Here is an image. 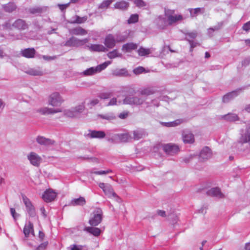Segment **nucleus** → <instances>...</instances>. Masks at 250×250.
<instances>
[{"instance_id": "1", "label": "nucleus", "mask_w": 250, "mask_h": 250, "mask_svg": "<svg viewBox=\"0 0 250 250\" xmlns=\"http://www.w3.org/2000/svg\"><path fill=\"white\" fill-rule=\"evenodd\" d=\"M165 14L167 19L168 24L171 25L172 24L181 21L184 19V18L181 14H176L175 11L170 9H165Z\"/></svg>"}, {"instance_id": "2", "label": "nucleus", "mask_w": 250, "mask_h": 250, "mask_svg": "<svg viewBox=\"0 0 250 250\" xmlns=\"http://www.w3.org/2000/svg\"><path fill=\"white\" fill-rule=\"evenodd\" d=\"M88 39H80L75 37H71L64 43V45L67 47H79L83 46L88 42Z\"/></svg>"}, {"instance_id": "3", "label": "nucleus", "mask_w": 250, "mask_h": 250, "mask_svg": "<svg viewBox=\"0 0 250 250\" xmlns=\"http://www.w3.org/2000/svg\"><path fill=\"white\" fill-rule=\"evenodd\" d=\"M111 61H106L101 64L97 65L96 67H91L87 69L86 70H84L83 73L85 76L93 75L105 69L108 65L111 64Z\"/></svg>"}, {"instance_id": "4", "label": "nucleus", "mask_w": 250, "mask_h": 250, "mask_svg": "<svg viewBox=\"0 0 250 250\" xmlns=\"http://www.w3.org/2000/svg\"><path fill=\"white\" fill-rule=\"evenodd\" d=\"M103 219V211L100 208H96L89 220V224L92 226H97Z\"/></svg>"}, {"instance_id": "5", "label": "nucleus", "mask_w": 250, "mask_h": 250, "mask_svg": "<svg viewBox=\"0 0 250 250\" xmlns=\"http://www.w3.org/2000/svg\"><path fill=\"white\" fill-rule=\"evenodd\" d=\"M99 187L102 188L105 193V194L108 197H114L116 198L117 201L119 202V198L117 195L116 193L114 191L112 186L108 184H104V183H100L99 184Z\"/></svg>"}, {"instance_id": "6", "label": "nucleus", "mask_w": 250, "mask_h": 250, "mask_svg": "<svg viewBox=\"0 0 250 250\" xmlns=\"http://www.w3.org/2000/svg\"><path fill=\"white\" fill-rule=\"evenodd\" d=\"M145 101L144 98L141 96H126L123 100L124 104H131V105H141Z\"/></svg>"}, {"instance_id": "7", "label": "nucleus", "mask_w": 250, "mask_h": 250, "mask_svg": "<svg viewBox=\"0 0 250 250\" xmlns=\"http://www.w3.org/2000/svg\"><path fill=\"white\" fill-rule=\"evenodd\" d=\"M23 202L25 206L26 211L30 217H35L36 216V210L31 201L26 196H22Z\"/></svg>"}, {"instance_id": "8", "label": "nucleus", "mask_w": 250, "mask_h": 250, "mask_svg": "<svg viewBox=\"0 0 250 250\" xmlns=\"http://www.w3.org/2000/svg\"><path fill=\"white\" fill-rule=\"evenodd\" d=\"M62 102V98L58 92H54L50 94L48 100V104L54 107L60 106Z\"/></svg>"}, {"instance_id": "9", "label": "nucleus", "mask_w": 250, "mask_h": 250, "mask_svg": "<svg viewBox=\"0 0 250 250\" xmlns=\"http://www.w3.org/2000/svg\"><path fill=\"white\" fill-rule=\"evenodd\" d=\"M239 141L242 144H246V147H249L250 150V126L247 128L245 131H241Z\"/></svg>"}, {"instance_id": "10", "label": "nucleus", "mask_w": 250, "mask_h": 250, "mask_svg": "<svg viewBox=\"0 0 250 250\" xmlns=\"http://www.w3.org/2000/svg\"><path fill=\"white\" fill-rule=\"evenodd\" d=\"M27 159L30 162V163L35 166L39 167L42 161V158L35 152H31L27 155Z\"/></svg>"}, {"instance_id": "11", "label": "nucleus", "mask_w": 250, "mask_h": 250, "mask_svg": "<svg viewBox=\"0 0 250 250\" xmlns=\"http://www.w3.org/2000/svg\"><path fill=\"white\" fill-rule=\"evenodd\" d=\"M116 43L115 38L112 34H109L105 36L104 43L107 49L114 48Z\"/></svg>"}, {"instance_id": "12", "label": "nucleus", "mask_w": 250, "mask_h": 250, "mask_svg": "<svg viewBox=\"0 0 250 250\" xmlns=\"http://www.w3.org/2000/svg\"><path fill=\"white\" fill-rule=\"evenodd\" d=\"M163 150L167 154L172 155L177 153L179 148L177 145L169 143L163 146Z\"/></svg>"}, {"instance_id": "13", "label": "nucleus", "mask_w": 250, "mask_h": 250, "mask_svg": "<svg viewBox=\"0 0 250 250\" xmlns=\"http://www.w3.org/2000/svg\"><path fill=\"white\" fill-rule=\"evenodd\" d=\"M57 193L51 189L46 190L42 195V198L46 202L53 201L57 196Z\"/></svg>"}, {"instance_id": "14", "label": "nucleus", "mask_w": 250, "mask_h": 250, "mask_svg": "<svg viewBox=\"0 0 250 250\" xmlns=\"http://www.w3.org/2000/svg\"><path fill=\"white\" fill-rule=\"evenodd\" d=\"M62 112V110L60 109H53L48 107H43L40 108L37 110V112L39 113L41 115H46L53 114L58 112Z\"/></svg>"}, {"instance_id": "15", "label": "nucleus", "mask_w": 250, "mask_h": 250, "mask_svg": "<svg viewBox=\"0 0 250 250\" xmlns=\"http://www.w3.org/2000/svg\"><path fill=\"white\" fill-rule=\"evenodd\" d=\"M87 136L90 138L103 139L105 136V133L103 131L89 130Z\"/></svg>"}, {"instance_id": "16", "label": "nucleus", "mask_w": 250, "mask_h": 250, "mask_svg": "<svg viewBox=\"0 0 250 250\" xmlns=\"http://www.w3.org/2000/svg\"><path fill=\"white\" fill-rule=\"evenodd\" d=\"M240 91V89H237L226 94L223 97V102L227 103L233 100L235 97L239 94Z\"/></svg>"}, {"instance_id": "17", "label": "nucleus", "mask_w": 250, "mask_h": 250, "mask_svg": "<svg viewBox=\"0 0 250 250\" xmlns=\"http://www.w3.org/2000/svg\"><path fill=\"white\" fill-rule=\"evenodd\" d=\"M83 230L95 237L99 236L103 231L100 229L92 226L91 227H85Z\"/></svg>"}, {"instance_id": "18", "label": "nucleus", "mask_w": 250, "mask_h": 250, "mask_svg": "<svg viewBox=\"0 0 250 250\" xmlns=\"http://www.w3.org/2000/svg\"><path fill=\"white\" fill-rule=\"evenodd\" d=\"M87 47L91 51L104 52L107 51L105 46L100 44H91L87 45Z\"/></svg>"}, {"instance_id": "19", "label": "nucleus", "mask_w": 250, "mask_h": 250, "mask_svg": "<svg viewBox=\"0 0 250 250\" xmlns=\"http://www.w3.org/2000/svg\"><path fill=\"white\" fill-rule=\"evenodd\" d=\"M70 34L76 36H85L87 34V31L80 26H78L69 30Z\"/></svg>"}, {"instance_id": "20", "label": "nucleus", "mask_w": 250, "mask_h": 250, "mask_svg": "<svg viewBox=\"0 0 250 250\" xmlns=\"http://www.w3.org/2000/svg\"><path fill=\"white\" fill-rule=\"evenodd\" d=\"M183 140L185 143L191 144L194 142V137L189 131H184L182 134Z\"/></svg>"}, {"instance_id": "21", "label": "nucleus", "mask_w": 250, "mask_h": 250, "mask_svg": "<svg viewBox=\"0 0 250 250\" xmlns=\"http://www.w3.org/2000/svg\"><path fill=\"white\" fill-rule=\"evenodd\" d=\"M12 26L19 30H25L28 28V25L25 21L21 19L17 20Z\"/></svg>"}, {"instance_id": "22", "label": "nucleus", "mask_w": 250, "mask_h": 250, "mask_svg": "<svg viewBox=\"0 0 250 250\" xmlns=\"http://www.w3.org/2000/svg\"><path fill=\"white\" fill-rule=\"evenodd\" d=\"M25 73L32 76H42L43 72L40 67L30 68L25 71Z\"/></svg>"}, {"instance_id": "23", "label": "nucleus", "mask_w": 250, "mask_h": 250, "mask_svg": "<svg viewBox=\"0 0 250 250\" xmlns=\"http://www.w3.org/2000/svg\"><path fill=\"white\" fill-rule=\"evenodd\" d=\"M23 233L26 237H29L30 233L34 235L33 225L30 221H29L28 223L25 225L23 229Z\"/></svg>"}, {"instance_id": "24", "label": "nucleus", "mask_w": 250, "mask_h": 250, "mask_svg": "<svg viewBox=\"0 0 250 250\" xmlns=\"http://www.w3.org/2000/svg\"><path fill=\"white\" fill-rule=\"evenodd\" d=\"M211 157V152L208 147H205L201 150L199 157L203 160L208 159Z\"/></svg>"}, {"instance_id": "25", "label": "nucleus", "mask_w": 250, "mask_h": 250, "mask_svg": "<svg viewBox=\"0 0 250 250\" xmlns=\"http://www.w3.org/2000/svg\"><path fill=\"white\" fill-rule=\"evenodd\" d=\"M37 142L41 145L49 146L53 145L54 141L49 139L46 138L42 136H38L36 138Z\"/></svg>"}, {"instance_id": "26", "label": "nucleus", "mask_w": 250, "mask_h": 250, "mask_svg": "<svg viewBox=\"0 0 250 250\" xmlns=\"http://www.w3.org/2000/svg\"><path fill=\"white\" fill-rule=\"evenodd\" d=\"M129 4L125 1L122 0L116 2L114 5V9H117L120 10H125L127 9Z\"/></svg>"}, {"instance_id": "27", "label": "nucleus", "mask_w": 250, "mask_h": 250, "mask_svg": "<svg viewBox=\"0 0 250 250\" xmlns=\"http://www.w3.org/2000/svg\"><path fill=\"white\" fill-rule=\"evenodd\" d=\"M48 9L47 7H35L30 8L29 9L30 13L33 14H41L42 13L46 12Z\"/></svg>"}, {"instance_id": "28", "label": "nucleus", "mask_w": 250, "mask_h": 250, "mask_svg": "<svg viewBox=\"0 0 250 250\" xmlns=\"http://www.w3.org/2000/svg\"><path fill=\"white\" fill-rule=\"evenodd\" d=\"M137 48V45L133 42H129L124 44L122 46V50L124 52H129Z\"/></svg>"}, {"instance_id": "29", "label": "nucleus", "mask_w": 250, "mask_h": 250, "mask_svg": "<svg viewBox=\"0 0 250 250\" xmlns=\"http://www.w3.org/2000/svg\"><path fill=\"white\" fill-rule=\"evenodd\" d=\"M208 194L209 195L215 196L219 198H222L224 196L221 193L220 188H212L208 191Z\"/></svg>"}, {"instance_id": "30", "label": "nucleus", "mask_w": 250, "mask_h": 250, "mask_svg": "<svg viewBox=\"0 0 250 250\" xmlns=\"http://www.w3.org/2000/svg\"><path fill=\"white\" fill-rule=\"evenodd\" d=\"M21 53L23 57L32 58L34 57L35 50L34 48H27L21 50Z\"/></svg>"}, {"instance_id": "31", "label": "nucleus", "mask_w": 250, "mask_h": 250, "mask_svg": "<svg viewBox=\"0 0 250 250\" xmlns=\"http://www.w3.org/2000/svg\"><path fill=\"white\" fill-rule=\"evenodd\" d=\"M97 117L108 121H111L116 119L115 114L112 112L98 114Z\"/></svg>"}, {"instance_id": "32", "label": "nucleus", "mask_w": 250, "mask_h": 250, "mask_svg": "<svg viewBox=\"0 0 250 250\" xmlns=\"http://www.w3.org/2000/svg\"><path fill=\"white\" fill-rule=\"evenodd\" d=\"M72 19L73 20L70 22L71 23L82 24L84 23L87 21L88 17L87 16L81 17L78 15H76Z\"/></svg>"}, {"instance_id": "33", "label": "nucleus", "mask_w": 250, "mask_h": 250, "mask_svg": "<svg viewBox=\"0 0 250 250\" xmlns=\"http://www.w3.org/2000/svg\"><path fill=\"white\" fill-rule=\"evenodd\" d=\"M86 201L84 197H80L78 198H74L71 201V204L72 206H83L85 204Z\"/></svg>"}, {"instance_id": "34", "label": "nucleus", "mask_w": 250, "mask_h": 250, "mask_svg": "<svg viewBox=\"0 0 250 250\" xmlns=\"http://www.w3.org/2000/svg\"><path fill=\"white\" fill-rule=\"evenodd\" d=\"M222 118L229 122H234L239 120L237 115L234 113H228L222 116Z\"/></svg>"}, {"instance_id": "35", "label": "nucleus", "mask_w": 250, "mask_h": 250, "mask_svg": "<svg viewBox=\"0 0 250 250\" xmlns=\"http://www.w3.org/2000/svg\"><path fill=\"white\" fill-rule=\"evenodd\" d=\"M129 33L127 32L116 34L115 38L117 42H124L128 36Z\"/></svg>"}, {"instance_id": "36", "label": "nucleus", "mask_w": 250, "mask_h": 250, "mask_svg": "<svg viewBox=\"0 0 250 250\" xmlns=\"http://www.w3.org/2000/svg\"><path fill=\"white\" fill-rule=\"evenodd\" d=\"M157 23L159 28H164L168 24L167 19H166L162 16H159L157 19Z\"/></svg>"}, {"instance_id": "37", "label": "nucleus", "mask_w": 250, "mask_h": 250, "mask_svg": "<svg viewBox=\"0 0 250 250\" xmlns=\"http://www.w3.org/2000/svg\"><path fill=\"white\" fill-rule=\"evenodd\" d=\"M2 7L5 11L9 13L13 12L17 8L16 5L13 2H9L6 4L3 5Z\"/></svg>"}, {"instance_id": "38", "label": "nucleus", "mask_w": 250, "mask_h": 250, "mask_svg": "<svg viewBox=\"0 0 250 250\" xmlns=\"http://www.w3.org/2000/svg\"><path fill=\"white\" fill-rule=\"evenodd\" d=\"M100 102L98 98H90L88 100L86 105L90 109H92L94 106L97 105Z\"/></svg>"}, {"instance_id": "39", "label": "nucleus", "mask_w": 250, "mask_h": 250, "mask_svg": "<svg viewBox=\"0 0 250 250\" xmlns=\"http://www.w3.org/2000/svg\"><path fill=\"white\" fill-rule=\"evenodd\" d=\"M116 136L122 142H128L131 139V136L128 133L118 134Z\"/></svg>"}, {"instance_id": "40", "label": "nucleus", "mask_w": 250, "mask_h": 250, "mask_svg": "<svg viewBox=\"0 0 250 250\" xmlns=\"http://www.w3.org/2000/svg\"><path fill=\"white\" fill-rule=\"evenodd\" d=\"M77 116H79V115L82 113L85 109V105H84V103H82L81 104L76 106L75 107L73 108Z\"/></svg>"}, {"instance_id": "41", "label": "nucleus", "mask_w": 250, "mask_h": 250, "mask_svg": "<svg viewBox=\"0 0 250 250\" xmlns=\"http://www.w3.org/2000/svg\"><path fill=\"white\" fill-rule=\"evenodd\" d=\"M145 135V132L143 130L140 129L133 131V138L134 140H138Z\"/></svg>"}, {"instance_id": "42", "label": "nucleus", "mask_w": 250, "mask_h": 250, "mask_svg": "<svg viewBox=\"0 0 250 250\" xmlns=\"http://www.w3.org/2000/svg\"><path fill=\"white\" fill-rule=\"evenodd\" d=\"M108 58L112 59L117 57H121L122 55L119 53L117 49H114L111 51L109 52L107 54Z\"/></svg>"}, {"instance_id": "43", "label": "nucleus", "mask_w": 250, "mask_h": 250, "mask_svg": "<svg viewBox=\"0 0 250 250\" xmlns=\"http://www.w3.org/2000/svg\"><path fill=\"white\" fill-rule=\"evenodd\" d=\"M113 74L117 76H127L128 72L126 69L123 68L114 70L113 72Z\"/></svg>"}, {"instance_id": "44", "label": "nucleus", "mask_w": 250, "mask_h": 250, "mask_svg": "<svg viewBox=\"0 0 250 250\" xmlns=\"http://www.w3.org/2000/svg\"><path fill=\"white\" fill-rule=\"evenodd\" d=\"M138 53L139 56H145L149 55L151 51L149 49L140 47L138 50Z\"/></svg>"}, {"instance_id": "45", "label": "nucleus", "mask_w": 250, "mask_h": 250, "mask_svg": "<svg viewBox=\"0 0 250 250\" xmlns=\"http://www.w3.org/2000/svg\"><path fill=\"white\" fill-rule=\"evenodd\" d=\"M204 10L203 8H196L194 9L189 8L188 10L190 12V14L191 17H194L196 16L200 12H201V11Z\"/></svg>"}, {"instance_id": "46", "label": "nucleus", "mask_w": 250, "mask_h": 250, "mask_svg": "<svg viewBox=\"0 0 250 250\" xmlns=\"http://www.w3.org/2000/svg\"><path fill=\"white\" fill-rule=\"evenodd\" d=\"M64 114L65 116L70 117V118H75L77 117V116L75 112V110L73 108L71 109L66 110L64 111Z\"/></svg>"}, {"instance_id": "47", "label": "nucleus", "mask_w": 250, "mask_h": 250, "mask_svg": "<svg viewBox=\"0 0 250 250\" xmlns=\"http://www.w3.org/2000/svg\"><path fill=\"white\" fill-rule=\"evenodd\" d=\"M114 1V0H104L99 6V8L104 9L107 8L108 6Z\"/></svg>"}, {"instance_id": "48", "label": "nucleus", "mask_w": 250, "mask_h": 250, "mask_svg": "<svg viewBox=\"0 0 250 250\" xmlns=\"http://www.w3.org/2000/svg\"><path fill=\"white\" fill-rule=\"evenodd\" d=\"M154 91L151 88H146L142 89L141 91V95L143 97V95H149L153 94Z\"/></svg>"}, {"instance_id": "49", "label": "nucleus", "mask_w": 250, "mask_h": 250, "mask_svg": "<svg viewBox=\"0 0 250 250\" xmlns=\"http://www.w3.org/2000/svg\"><path fill=\"white\" fill-rule=\"evenodd\" d=\"M138 21V15L137 14H132L130 16V18L127 20V22L129 24L134 23Z\"/></svg>"}, {"instance_id": "50", "label": "nucleus", "mask_w": 250, "mask_h": 250, "mask_svg": "<svg viewBox=\"0 0 250 250\" xmlns=\"http://www.w3.org/2000/svg\"><path fill=\"white\" fill-rule=\"evenodd\" d=\"M111 96V93L107 92H103L100 93L98 97L100 99L102 100H105L109 99Z\"/></svg>"}, {"instance_id": "51", "label": "nucleus", "mask_w": 250, "mask_h": 250, "mask_svg": "<svg viewBox=\"0 0 250 250\" xmlns=\"http://www.w3.org/2000/svg\"><path fill=\"white\" fill-rule=\"evenodd\" d=\"M112 172V170L110 169H107L106 170H101V171H91V173L95 174L96 175H105Z\"/></svg>"}, {"instance_id": "52", "label": "nucleus", "mask_w": 250, "mask_h": 250, "mask_svg": "<svg viewBox=\"0 0 250 250\" xmlns=\"http://www.w3.org/2000/svg\"><path fill=\"white\" fill-rule=\"evenodd\" d=\"M120 102H118L117 99L116 98H113L110 99V101L105 104V106H112L115 105H117L120 104Z\"/></svg>"}, {"instance_id": "53", "label": "nucleus", "mask_w": 250, "mask_h": 250, "mask_svg": "<svg viewBox=\"0 0 250 250\" xmlns=\"http://www.w3.org/2000/svg\"><path fill=\"white\" fill-rule=\"evenodd\" d=\"M133 71V73L136 75H139L143 72H146L145 69L142 66H139L137 68H135V69H134Z\"/></svg>"}, {"instance_id": "54", "label": "nucleus", "mask_w": 250, "mask_h": 250, "mask_svg": "<svg viewBox=\"0 0 250 250\" xmlns=\"http://www.w3.org/2000/svg\"><path fill=\"white\" fill-rule=\"evenodd\" d=\"M47 244V242L42 243L40 245L36 248L35 250H44L46 249Z\"/></svg>"}, {"instance_id": "55", "label": "nucleus", "mask_w": 250, "mask_h": 250, "mask_svg": "<svg viewBox=\"0 0 250 250\" xmlns=\"http://www.w3.org/2000/svg\"><path fill=\"white\" fill-rule=\"evenodd\" d=\"M134 3L137 6L139 7H142L146 5L143 0H135Z\"/></svg>"}, {"instance_id": "56", "label": "nucleus", "mask_w": 250, "mask_h": 250, "mask_svg": "<svg viewBox=\"0 0 250 250\" xmlns=\"http://www.w3.org/2000/svg\"><path fill=\"white\" fill-rule=\"evenodd\" d=\"M187 38H189L191 39H195L197 36V33L195 32H189L187 34Z\"/></svg>"}, {"instance_id": "57", "label": "nucleus", "mask_w": 250, "mask_h": 250, "mask_svg": "<svg viewBox=\"0 0 250 250\" xmlns=\"http://www.w3.org/2000/svg\"><path fill=\"white\" fill-rule=\"evenodd\" d=\"M242 28L244 31L247 32L250 30V21L245 23L243 25Z\"/></svg>"}, {"instance_id": "58", "label": "nucleus", "mask_w": 250, "mask_h": 250, "mask_svg": "<svg viewBox=\"0 0 250 250\" xmlns=\"http://www.w3.org/2000/svg\"><path fill=\"white\" fill-rule=\"evenodd\" d=\"M69 4L70 3H67L66 4H59L58 6L60 9L62 11L69 6Z\"/></svg>"}, {"instance_id": "59", "label": "nucleus", "mask_w": 250, "mask_h": 250, "mask_svg": "<svg viewBox=\"0 0 250 250\" xmlns=\"http://www.w3.org/2000/svg\"><path fill=\"white\" fill-rule=\"evenodd\" d=\"M170 127L176 126L181 123V121L180 120H176L173 122H170Z\"/></svg>"}, {"instance_id": "60", "label": "nucleus", "mask_w": 250, "mask_h": 250, "mask_svg": "<svg viewBox=\"0 0 250 250\" xmlns=\"http://www.w3.org/2000/svg\"><path fill=\"white\" fill-rule=\"evenodd\" d=\"M10 212L14 219H16L19 216V215L16 212V210L14 208H10Z\"/></svg>"}, {"instance_id": "61", "label": "nucleus", "mask_w": 250, "mask_h": 250, "mask_svg": "<svg viewBox=\"0 0 250 250\" xmlns=\"http://www.w3.org/2000/svg\"><path fill=\"white\" fill-rule=\"evenodd\" d=\"M250 64V58H246L244 59L242 62V64L243 66H246L249 65Z\"/></svg>"}, {"instance_id": "62", "label": "nucleus", "mask_w": 250, "mask_h": 250, "mask_svg": "<svg viewBox=\"0 0 250 250\" xmlns=\"http://www.w3.org/2000/svg\"><path fill=\"white\" fill-rule=\"evenodd\" d=\"M188 41L190 45V51H191L192 50L193 48H194L196 46L197 43L194 42L193 41H191L189 40H188Z\"/></svg>"}, {"instance_id": "63", "label": "nucleus", "mask_w": 250, "mask_h": 250, "mask_svg": "<svg viewBox=\"0 0 250 250\" xmlns=\"http://www.w3.org/2000/svg\"><path fill=\"white\" fill-rule=\"evenodd\" d=\"M157 213L159 215L162 217H165L166 216V212L164 210H158Z\"/></svg>"}, {"instance_id": "64", "label": "nucleus", "mask_w": 250, "mask_h": 250, "mask_svg": "<svg viewBox=\"0 0 250 250\" xmlns=\"http://www.w3.org/2000/svg\"><path fill=\"white\" fill-rule=\"evenodd\" d=\"M82 247L74 245L71 247V250H82Z\"/></svg>"}]
</instances>
